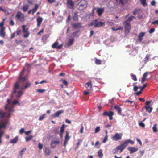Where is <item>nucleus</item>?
I'll return each instance as SVG.
<instances>
[{"label": "nucleus", "mask_w": 158, "mask_h": 158, "mask_svg": "<svg viewBox=\"0 0 158 158\" xmlns=\"http://www.w3.org/2000/svg\"><path fill=\"white\" fill-rule=\"evenodd\" d=\"M24 72V69L20 72L19 76L18 78V80L14 84L12 90L11 92V94L10 97L11 98L14 96L17 98H19L23 94L24 91L21 90H19L20 86L21 85V84L23 83L24 81L27 79L26 77H22Z\"/></svg>", "instance_id": "obj_1"}, {"label": "nucleus", "mask_w": 158, "mask_h": 158, "mask_svg": "<svg viewBox=\"0 0 158 158\" xmlns=\"http://www.w3.org/2000/svg\"><path fill=\"white\" fill-rule=\"evenodd\" d=\"M129 143L131 145H133L134 143V142L130 139H127L123 142L121 144L116 147L118 152L120 153H121L126 148Z\"/></svg>", "instance_id": "obj_2"}, {"label": "nucleus", "mask_w": 158, "mask_h": 158, "mask_svg": "<svg viewBox=\"0 0 158 158\" xmlns=\"http://www.w3.org/2000/svg\"><path fill=\"white\" fill-rule=\"evenodd\" d=\"M15 18L21 22H23L25 21L24 15L20 11L17 12L15 15Z\"/></svg>", "instance_id": "obj_3"}, {"label": "nucleus", "mask_w": 158, "mask_h": 158, "mask_svg": "<svg viewBox=\"0 0 158 158\" xmlns=\"http://www.w3.org/2000/svg\"><path fill=\"white\" fill-rule=\"evenodd\" d=\"M22 27L23 28L22 32L25 33V34L23 35V37L25 38H27L29 36L30 34V33L28 31L29 28H26V25H23Z\"/></svg>", "instance_id": "obj_4"}, {"label": "nucleus", "mask_w": 158, "mask_h": 158, "mask_svg": "<svg viewBox=\"0 0 158 158\" xmlns=\"http://www.w3.org/2000/svg\"><path fill=\"white\" fill-rule=\"evenodd\" d=\"M114 115V112L111 111H105L102 114V115L103 116H108L110 120L113 119V116Z\"/></svg>", "instance_id": "obj_5"}, {"label": "nucleus", "mask_w": 158, "mask_h": 158, "mask_svg": "<svg viewBox=\"0 0 158 158\" xmlns=\"http://www.w3.org/2000/svg\"><path fill=\"white\" fill-rule=\"evenodd\" d=\"M123 136L122 133H116L114 136L112 137V140L113 141H117L120 140Z\"/></svg>", "instance_id": "obj_6"}, {"label": "nucleus", "mask_w": 158, "mask_h": 158, "mask_svg": "<svg viewBox=\"0 0 158 158\" xmlns=\"http://www.w3.org/2000/svg\"><path fill=\"white\" fill-rule=\"evenodd\" d=\"M116 1L117 4L119 6L123 7L125 3L127 2L128 0H115Z\"/></svg>", "instance_id": "obj_7"}, {"label": "nucleus", "mask_w": 158, "mask_h": 158, "mask_svg": "<svg viewBox=\"0 0 158 158\" xmlns=\"http://www.w3.org/2000/svg\"><path fill=\"white\" fill-rule=\"evenodd\" d=\"M80 7L82 8H85L87 7V2L86 0H81L79 3Z\"/></svg>", "instance_id": "obj_8"}, {"label": "nucleus", "mask_w": 158, "mask_h": 158, "mask_svg": "<svg viewBox=\"0 0 158 158\" xmlns=\"http://www.w3.org/2000/svg\"><path fill=\"white\" fill-rule=\"evenodd\" d=\"M127 149L130 151V154H131L137 151L138 150V148L134 147H129L127 148Z\"/></svg>", "instance_id": "obj_9"}, {"label": "nucleus", "mask_w": 158, "mask_h": 158, "mask_svg": "<svg viewBox=\"0 0 158 158\" xmlns=\"http://www.w3.org/2000/svg\"><path fill=\"white\" fill-rule=\"evenodd\" d=\"M66 134L64 138V146L65 148L66 144L68 143V140L70 139V137L69 135V132L68 131L66 132Z\"/></svg>", "instance_id": "obj_10"}, {"label": "nucleus", "mask_w": 158, "mask_h": 158, "mask_svg": "<svg viewBox=\"0 0 158 158\" xmlns=\"http://www.w3.org/2000/svg\"><path fill=\"white\" fill-rule=\"evenodd\" d=\"M123 23L125 25L124 28L126 31L129 32L131 27V25L130 22L125 23L124 21Z\"/></svg>", "instance_id": "obj_11"}, {"label": "nucleus", "mask_w": 158, "mask_h": 158, "mask_svg": "<svg viewBox=\"0 0 158 158\" xmlns=\"http://www.w3.org/2000/svg\"><path fill=\"white\" fill-rule=\"evenodd\" d=\"M31 85V84L29 82H27L26 83L25 85L24 86H22L21 85L20 86V88L19 89H20V90H25L27 88L30 87Z\"/></svg>", "instance_id": "obj_12"}, {"label": "nucleus", "mask_w": 158, "mask_h": 158, "mask_svg": "<svg viewBox=\"0 0 158 158\" xmlns=\"http://www.w3.org/2000/svg\"><path fill=\"white\" fill-rule=\"evenodd\" d=\"M60 143V141L59 139L58 140H52L51 143V146L52 148H55L57 145Z\"/></svg>", "instance_id": "obj_13"}, {"label": "nucleus", "mask_w": 158, "mask_h": 158, "mask_svg": "<svg viewBox=\"0 0 158 158\" xmlns=\"http://www.w3.org/2000/svg\"><path fill=\"white\" fill-rule=\"evenodd\" d=\"M105 7L98 8L96 10L98 15L100 16L102 15V13L104 12L105 10Z\"/></svg>", "instance_id": "obj_14"}, {"label": "nucleus", "mask_w": 158, "mask_h": 158, "mask_svg": "<svg viewBox=\"0 0 158 158\" xmlns=\"http://www.w3.org/2000/svg\"><path fill=\"white\" fill-rule=\"evenodd\" d=\"M5 27H3L0 29V36L2 38H4L6 35L5 32Z\"/></svg>", "instance_id": "obj_15"}, {"label": "nucleus", "mask_w": 158, "mask_h": 158, "mask_svg": "<svg viewBox=\"0 0 158 158\" xmlns=\"http://www.w3.org/2000/svg\"><path fill=\"white\" fill-rule=\"evenodd\" d=\"M67 3L68 7L70 9H72L74 6V3L72 0H66Z\"/></svg>", "instance_id": "obj_16"}, {"label": "nucleus", "mask_w": 158, "mask_h": 158, "mask_svg": "<svg viewBox=\"0 0 158 158\" xmlns=\"http://www.w3.org/2000/svg\"><path fill=\"white\" fill-rule=\"evenodd\" d=\"M92 81H90L89 82L86 83L85 84L86 88L88 90H91L92 88Z\"/></svg>", "instance_id": "obj_17"}, {"label": "nucleus", "mask_w": 158, "mask_h": 158, "mask_svg": "<svg viewBox=\"0 0 158 158\" xmlns=\"http://www.w3.org/2000/svg\"><path fill=\"white\" fill-rule=\"evenodd\" d=\"M105 25V23L101 21H98L96 23V24H95V25H94V27H102L103 25Z\"/></svg>", "instance_id": "obj_18"}, {"label": "nucleus", "mask_w": 158, "mask_h": 158, "mask_svg": "<svg viewBox=\"0 0 158 158\" xmlns=\"http://www.w3.org/2000/svg\"><path fill=\"white\" fill-rule=\"evenodd\" d=\"M148 74V72H145L143 75V77L142 78L141 82V83L143 84L144 82L147 80L146 77Z\"/></svg>", "instance_id": "obj_19"}, {"label": "nucleus", "mask_w": 158, "mask_h": 158, "mask_svg": "<svg viewBox=\"0 0 158 158\" xmlns=\"http://www.w3.org/2000/svg\"><path fill=\"white\" fill-rule=\"evenodd\" d=\"M81 23H72V27L75 29L77 27L81 28L82 27Z\"/></svg>", "instance_id": "obj_20"}, {"label": "nucleus", "mask_w": 158, "mask_h": 158, "mask_svg": "<svg viewBox=\"0 0 158 158\" xmlns=\"http://www.w3.org/2000/svg\"><path fill=\"white\" fill-rule=\"evenodd\" d=\"M43 20V18L40 16H39L37 18V26L39 27L40 26L41 23Z\"/></svg>", "instance_id": "obj_21"}, {"label": "nucleus", "mask_w": 158, "mask_h": 158, "mask_svg": "<svg viewBox=\"0 0 158 158\" xmlns=\"http://www.w3.org/2000/svg\"><path fill=\"white\" fill-rule=\"evenodd\" d=\"M44 152L45 153V156H49L51 153L50 150L48 148H45L44 150Z\"/></svg>", "instance_id": "obj_22"}, {"label": "nucleus", "mask_w": 158, "mask_h": 158, "mask_svg": "<svg viewBox=\"0 0 158 158\" xmlns=\"http://www.w3.org/2000/svg\"><path fill=\"white\" fill-rule=\"evenodd\" d=\"M114 108L116 111L118 112V114L121 115V111L122 109L119 106H114Z\"/></svg>", "instance_id": "obj_23"}, {"label": "nucleus", "mask_w": 158, "mask_h": 158, "mask_svg": "<svg viewBox=\"0 0 158 158\" xmlns=\"http://www.w3.org/2000/svg\"><path fill=\"white\" fill-rule=\"evenodd\" d=\"M144 108L146 109V112L150 113L152 112V108L150 107V106H146L144 107Z\"/></svg>", "instance_id": "obj_24"}, {"label": "nucleus", "mask_w": 158, "mask_h": 158, "mask_svg": "<svg viewBox=\"0 0 158 158\" xmlns=\"http://www.w3.org/2000/svg\"><path fill=\"white\" fill-rule=\"evenodd\" d=\"M18 140V136H16L13 139L11 140L10 141V143H16Z\"/></svg>", "instance_id": "obj_25"}, {"label": "nucleus", "mask_w": 158, "mask_h": 158, "mask_svg": "<svg viewBox=\"0 0 158 158\" xmlns=\"http://www.w3.org/2000/svg\"><path fill=\"white\" fill-rule=\"evenodd\" d=\"M63 112L64 111L63 110H58V111L55 112L54 116L55 117H58L60 114L63 113Z\"/></svg>", "instance_id": "obj_26"}, {"label": "nucleus", "mask_w": 158, "mask_h": 158, "mask_svg": "<svg viewBox=\"0 0 158 158\" xmlns=\"http://www.w3.org/2000/svg\"><path fill=\"white\" fill-rule=\"evenodd\" d=\"M73 20L74 21H77L78 20V15L76 12H75L74 13V15L73 17Z\"/></svg>", "instance_id": "obj_27"}, {"label": "nucleus", "mask_w": 158, "mask_h": 158, "mask_svg": "<svg viewBox=\"0 0 158 158\" xmlns=\"http://www.w3.org/2000/svg\"><path fill=\"white\" fill-rule=\"evenodd\" d=\"M29 5L28 4L24 5L23 6V10L24 12H26L29 8Z\"/></svg>", "instance_id": "obj_28"}, {"label": "nucleus", "mask_w": 158, "mask_h": 158, "mask_svg": "<svg viewBox=\"0 0 158 158\" xmlns=\"http://www.w3.org/2000/svg\"><path fill=\"white\" fill-rule=\"evenodd\" d=\"M98 157L100 158H102L103 156L102 153V150L100 149L98 152Z\"/></svg>", "instance_id": "obj_29"}, {"label": "nucleus", "mask_w": 158, "mask_h": 158, "mask_svg": "<svg viewBox=\"0 0 158 158\" xmlns=\"http://www.w3.org/2000/svg\"><path fill=\"white\" fill-rule=\"evenodd\" d=\"M133 18L135 19V17L134 16H131L129 17L128 19L125 21V22L128 23L131 21L133 20Z\"/></svg>", "instance_id": "obj_30"}, {"label": "nucleus", "mask_w": 158, "mask_h": 158, "mask_svg": "<svg viewBox=\"0 0 158 158\" xmlns=\"http://www.w3.org/2000/svg\"><path fill=\"white\" fill-rule=\"evenodd\" d=\"M74 41V39H69V41L67 43V45L69 46H71L73 43Z\"/></svg>", "instance_id": "obj_31"}, {"label": "nucleus", "mask_w": 158, "mask_h": 158, "mask_svg": "<svg viewBox=\"0 0 158 158\" xmlns=\"http://www.w3.org/2000/svg\"><path fill=\"white\" fill-rule=\"evenodd\" d=\"M98 21V19L95 20H94L91 23L88 24V26H93V25H95L96 24V23Z\"/></svg>", "instance_id": "obj_32"}, {"label": "nucleus", "mask_w": 158, "mask_h": 158, "mask_svg": "<svg viewBox=\"0 0 158 158\" xmlns=\"http://www.w3.org/2000/svg\"><path fill=\"white\" fill-rule=\"evenodd\" d=\"M6 126V125L5 123L2 122H0V129L2 128H5Z\"/></svg>", "instance_id": "obj_33"}, {"label": "nucleus", "mask_w": 158, "mask_h": 158, "mask_svg": "<svg viewBox=\"0 0 158 158\" xmlns=\"http://www.w3.org/2000/svg\"><path fill=\"white\" fill-rule=\"evenodd\" d=\"M5 109L6 110L8 109L9 112H13L14 110L13 109L9 108L8 105L5 106Z\"/></svg>", "instance_id": "obj_34"}, {"label": "nucleus", "mask_w": 158, "mask_h": 158, "mask_svg": "<svg viewBox=\"0 0 158 158\" xmlns=\"http://www.w3.org/2000/svg\"><path fill=\"white\" fill-rule=\"evenodd\" d=\"M146 119V118H145L142 121L140 122H139V125L142 127H145V124L143 123L142 122L144 121Z\"/></svg>", "instance_id": "obj_35"}, {"label": "nucleus", "mask_w": 158, "mask_h": 158, "mask_svg": "<svg viewBox=\"0 0 158 158\" xmlns=\"http://www.w3.org/2000/svg\"><path fill=\"white\" fill-rule=\"evenodd\" d=\"M16 31L17 35L19 36H20L21 35V33L22 32L21 30V29H19V28L17 29Z\"/></svg>", "instance_id": "obj_36"}, {"label": "nucleus", "mask_w": 158, "mask_h": 158, "mask_svg": "<svg viewBox=\"0 0 158 158\" xmlns=\"http://www.w3.org/2000/svg\"><path fill=\"white\" fill-rule=\"evenodd\" d=\"M48 37V36L47 35H44L43 36L42 40L43 41L45 42L47 40Z\"/></svg>", "instance_id": "obj_37"}, {"label": "nucleus", "mask_w": 158, "mask_h": 158, "mask_svg": "<svg viewBox=\"0 0 158 158\" xmlns=\"http://www.w3.org/2000/svg\"><path fill=\"white\" fill-rule=\"evenodd\" d=\"M65 124H63L62 125L60 130V133H64V128L65 127Z\"/></svg>", "instance_id": "obj_38"}, {"label": "nucleus", "mask_w": 158, "mask_h": 158, "mask_svg": "<svg viewBox=\"0 0 158 158\" xmlns=\"http://www.w3.org/2000/svg\"><path fill=\"white\" fill-rule=\"evenodd\" d=\"M36 92L39 93H43L44 92L46 91V90L44 89H37L36 90Z\"/></svg>", "instance_id": "obj_39"}, {"label": "nucleus", "mask_w": 158, "mask_h": 158, "mask_svg": "<svg viewBox=\"0 0 158 158\" xmlns=\"http://www.w3.org/2000/svg\"><path fill=\"white\" fill-rule=\"evenodd\" d=\"M157 126V124H155L154 125V126L152 127V130L154 132H156L157 131V129L156 127V126Z\"/></svg>", "instance_id": "obj_40"}, {"label": "nucleus", "mask_w": 158, "mask_h": 158, "mask_svg": "<svg viewBox=\"0 0 158 158\" xmlns=\"http://www.w3.org/2000/svg\"><path fill=\"white\" fill-rule=\"evenodd\" d=\"M58 43L57 42H56L54 43L52 45V47L53 48H57V45H58Z\"/></svg>", "instance_id": "obj_41"}, {"label": "nucleus", "mask_w": 158, "mask_h": 158, "mask_svg": "<svg viewBox=\"0 0 158 158\" xmlns=\"http://www.w3.org/2000/svg\"><path fill=\"white\" fill-rule=\"evenodd\" d=\"M149 56L148 54H147L146 56L144 59V62L145 63H146L148 60V59L149 58Z\"/></svg>", "instance_id": "obj_42"}, {"label": "nucleus", "mask_w": 158, "mask_h": 158, "mask_svg": "<svg viewBox=\"0 0 158 158\" xmlns=\"http://www.w3.org/2000/svg\"><path fill=\"white\" fill-rule=\"evenodd\" d=\"M12 102L14 105L16 104H18L19 106L20 105V103H19L17 100H15L13 101Z\"/></svg>", "instance_id": "obj_43"}, {"label": "nucleus", "mask_w": 158, "mask_h": 158, "mask_svg": "<svg viewBox=\"0 0 158 158\" xmlns=\"http://www.w3.org/2000/svg\"><path fill=\"white\" fill-rule=\"evenodd\" d=\"M101 62L102 61L100 60H99L96 58L95 63L96 64H101Z\"/></svg>", "instance_id": "obj_44"}, {"label": "nucleus", "mask_w": 158, "mask_h": 158, "mask_svg": "<svg viewBox=\"0 0 158 158\" xmlns=\"http://www.w3.org/2000/svg\"><path fill=\"white\" fill-rule=\"evenodd\" d=\"M33 136L32 135H30L29 137H25L26 141L27 142L29 141L30 140L32 139Z\"/></svg>", "instance_id": "obj_45"}, {"label": "nucleus", "mask_w": 158, "mask_h": 158, "mask_svg": "<svg viewBox=\"0 0 158 158\" xmlns=\"http://www.w3.org/2000/svg\"><path fill=\"white\" fill-rule=\"evenodd\" d=\"M60 81H62V83L65 86H67L68 85V83L66 80H65L61 79L60 80Z\"/></svg>", "instance_id": "obj_46"}, {"label": "nucleus", "mask_w": 158, "mask_h": 158, "mask_svg": "<svg viewBox=\"0 0 158 158\" xmlns=\"http://www.w3.org/2000/svg\"><path fill=\"white\" fill-rule=\"evenodd\" d=\"M27 150V148L26 147H25L20 151V155H22L24 153L23 152H25Z\"/></svg>", "instance_id": "obj_47"}, {"label": "nucleus", "mask_w": 158, "mask_h": 158, "mask_svg": "<svg viewBox=\"0 0 158 158\" xmlns=\"http://www.w3.org/2000/svg\"><path fill=\"white\" fill-rule=\"evenodd\" d=\"M145 34V32H141L138 35V38L142 37H143Z\"/></svg>", "instance_id": "obj_48"}, {"label": "nucleus", "mask_w": 158, "mask_h": 158, "mask_svg": "<svg viewBox=\"0 0 158 158\" xmlns=\"http://www.w3.org/2000/svg\"><path fill=\"white\" fill-rule=\"evenodd\" d=\"M46 115V114H44L43 115H41L39 118V121H41L44 119V118H45V116Z\"/></svg>", "instance_id": "obj_49"}, {"label": "nucleus", "mask_w": 158, "mask_h": 158, "mask_svg": "<svg viewBox=\"0 0 158 158\" xmlns=\"http://www.w3.org/2000/svg\"><path fill=\"white\" fill-rule=\"evenodd\" d=\"M112 152L114 154H118L119 152L116 147L112 150Z\"/></svg>", "instance_id": "obj_50"}, {"label": "nucleus", "mask_w": 158, "mask_h": 158, "mask_svg": "<svg viewBox=\"0 0 158 158\" xmlns=\"http://www.w3.org/2000/svg\"><path fill=\"white\" fill-rule=\"evenodd\" d=\"M147 85V84L145 83V84L143 85V86L142 87H139V88L140 89L141 91H143V90L146 87Z\"/></svg>", "instance_id": "obj_51"}, {"label": "nucleus", "mask_w": 158, "mask_h": 158, "mask_svg": "<svg viewBox=\"0 0 158 158\" xmlns=\"http://www.w3.org/2000/svg\"><path fill=\"white\" fill-rule=\"evenodd\" d=\"M131 76L132 77V79L134 81H137V79L136 77V76L135 75L132 74L131 75Z\"/></svg>", "instance_id": "obj_52"}, {"label": "nucleus", "mask_w": 158, "mask_h": 158, "mask_svg": "<svg viewBox=\"0 0 158 158\" xmlns=\"http://www.w3.org/2000/svg\"><path fill=\"white\" fill-rule=\"evenodd\" d=\"M108 135H105V136L103 140L102 141V142L103 143H105L108 140Z\"/></svg>", "instance_id": "obj_53"}, {"label": "nucleus", "mask_w": 158, "mask_h": 158, "mask_svg": "<svg viewBox=\"0 0 158 158\" xmlns=\"http://www.w3.org/2000/svg\"><path fill=\"white\" fill-rule=\"evenodd\" d=\"M141 2V3L144 6L147 5V3L146 2V0H140Z\"/></svg>", "instance_id": "obj_54"}, {"label": "nucleus", "mask_w": 158, "mask_h": 158, "mask_svg": "<svg viewBox=\"0 0 158 158\" xmlns=\"http://www.w3.org/2000/svg\"><path fill=\"white\" fill-rule=\"evenodd\" d=\"M100 130V127L99 126L97 127L95 129V132L97 133Z\"/></svg>", "instance_id": "obj_55"}, {"label": "nucleus", "mask_w": 158, "mask_h": 158, "mask_svg": "<svg viewBox=\"0 0 158 158\" xmlns=\"http://www.w3.org/2000/svg\"><path fill=\"white\" fill-rule=\"evenodd\" d=\"M6 114V112H4L2 113L1 114H0V117L1 118H3L5 117V115Z\"/></svg>", "instance_id": "obj_56"}, {"label": "nucleus", "mask_w": 158, "mask_h": 158, "mask_svg": "<svg viewBox=\"0 0 158 158\" xmlns=\"http://www.w3.org/2000/svg\"><path fill=\"white\" fill-rule=\"evenodd\" d=\"M9 24L11 26H13L15 24V23L13 20L11 19L9 23Z\"/></svg>", "instance_id": "obj_57"}, {"label": "nucleus", "mask_w": 158, "mask_h": 158, "mask_svg": "<svg viewBox=\"0 0 158 158\" xmlns=\"http://www.w3.org/2000/svg\"><path fill=\"white\" fill-rule=\"evenodd\" d=\"M78 32V31H75L72 33V35L73 36V37H77V36L76 35L77 34Z\"/></svg>", "instance_id": "obj_58"}, {"label": "nucleus", "mask_w": 158, "mask_h": 158, "mask_svg": "<svg viewBox=\"0 0 158 158\" xmlns=\"http://www.w3.org/2000/svg\"><path fill=\"white\" fill-rule=\"evenodd\" d=\"M155 30V29L154 28H152L150 29L149 31V33L150 34H152L153 33Z\"/></svg>", "instance_id": "obj_59"}, {"label": "nucleus", "mask_w": 158, "mask_h": 158, "mask_svg": "<svg viewBox=\"0 0 158 158\" xmlns=\"http://www.w3.org/2000/svg\"><path fill=\"white\" fill-rule=\"evenodd\" d=\"M43 147V145L40 143H39L38 144V148L40 149H42Z\"/></svg>", "instance_id": "obj_60"}, {"label": "nucleus", "mask_w": 158, "mask_h": 158, "mask_svg": "<svg viewBox=\"0 0 158 158\" xmlns=\"http://www.w3.org/2000/svg\"><path fill=\"white\" fill-rule=\"evenodd\" d=\"M23 42V40H15V42L17 44H19L20 43H22Z\"/></svg>", "instance_id": "obj_61"}, {"label": "nucleus", "mask_w": 158, "mask_h": 158, "mask_svg": "<svg viewBox=\"0 0 158 158\" xmlns=\"http://www.w3.org/2000/svg\"><path fill=\"white\" fill-rule=\"evenodd\" d=\"M156 24H157V25H158V20H157L155 21L152 22L151 23L152 24L155 25Z\"/></svg>", "instance_id": "obj_62"}, {"label": "nucleus", "mask_w": 158, "mask_h": 158, "mask_svg": "<svg viewBox=\"0 0 158 158\" xmlns=\"http://www.w3.org/2000/svg\"><path fill=\"white\" fill-rule=\"evenodd\" d=\"M19 133L21 134H22L23 132H25L24 131V129L23 128H22L20 130H19Z\"/></svg>", "instance_id": "obj_63"}, {"label": "nucleus", "mask_w": 158, "mask_h": 158, "mask_svg": "<svg viewBox=\"0 0 158 158\" xmlns=\"http://www.w3.org/2000/svg\"><path fill=\"white\" fill-rule=\"evenodd\" d=\"M139 88V87L138 86H135L134 87L133 90L134 91H136L138 90Z\"/></svg>", "instance_id": "obj_64"}]
</instances>
